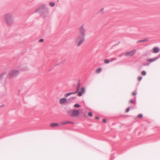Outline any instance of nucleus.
Wrapping results in <instances>:
<instances>
[{
  "label": "nucleus",
  "instance_id": "nucleus-1",
  "mask_svg": "<svg viewBox=\"0 0 160 160\" xmlns=\"http://www.w3.org/2000/svg\"><path fill=\"white\" fill-rule=\"evenodd\" d=\"M4 20L6 24L8 26L12 25L14 23L13 15L12 13H8L4 14Z\"/></svg>",
  "mask_w": 160,
  "mask_h": 160
},
{
  "label": "nucleus",
  "instance_id": "nucleus-2",
  "mask_svg": "<svg viewBox=\"0 0 160 160\" xmlns=\"http://www.w3.org/2000/svg\"><path fill=\"white\" fill-rule=\"evenodd\" d=\"M85 38L81 36H78L74 40V43L77 47H79L84 42Z\"/></svg>",
  "mask_w": 160,
  "mask_h": 160
},
{
  "label": "nucleus",
  "instance_id": "nucleus-3",
  "mask_svg": "<svg viewBox=\"0 0 160 160\" xmlns=\"http://www.w3.org/2000/svg\"><path fill=\"white\" fill-rule=\"evenodd\" d=\"M79 35L78 36L85 38L86 36V30L84 25L81 26L78 28Z\"/></svg>",
  "mask_w": 160,
  "mask_h": 160
},
{
  "label": "nucleus",
  "instance_id": "nucleus-4",
  "mask_svg": "<svg viewBox=\"0 0 160 160\" xmlns=\"http://www.w3.org/2000/svg\"><path fill=\"white\" fill-rule=\"evenodd\" d=\"M80 114V111L79 109H72L71 111L70 115L71 117H78Z\"/></svg>",
  "mask_w": 160,
  "mask_h": 160
},
{
  "label": "nucleus",
  "instance_id": "nucleus-5",
  "mask_svg": "<svg viewBox=\"0 0 160 160\" xmlns=\"http://www.w3.org/2000/svg\"><path fill=\"white\" fill-rule=\"evenodd\" d=\"M19 72L20 71L18 70H13L10 72L9 74V77L12 78L13 76H16L19 74Z\"/></svg>",
  "mask_w": 160,
  "mask_h": 160
},
{
  "label": "nucleus",
  "instance_id": "nucleus-6",
  "mask_svg": "<svg viewBox=\"0 0 160 160\" xmlns=\"http://www.w3.org/2000/svg\"><path fill=\"white\" fill-rule=\"evenodd\" d=\"M136 50H133L132 51H129L125 52L124 54L127 57H131L135 54L136 53Z\"/></svg>",
  "mask_w": 160,
  "mask_h": 160
},
{
  "label": "nucleus",
  "instance_id": "nucleus-7",
  "mask_svg": "<svg viewBox=\"0 0 160 160\" xmlns=\"http://www.w3.org/2000/svg\"><path fill=\"white\" fill-rule=\"evenodd\" d=\"M85 92V88L84 87L82 88L81 91L78 92V95L79 96H81L82 94L84 93Z\"/></svg>",
  "mask_w": 160,
  "mask_h": 160
},
{
  "label": "nucleus",
  "instance_id": "nucleus-8",
  "mask_svg": "<svg viewBox=\"0 0 160 160\" xmlns=\"http://www.w3.org/2000/svg\"><path fill=\"white\" fill-rule=\"evenodd\" d=\"M67 99L66 98H62L59 100V102L61 104L65 103L67 102Z\"/></svg>",
  "mask_w": 160,
  "mask_h": 160
},
{
  "label": "nucleus",
  "instance_id": "nucleus-9",
  "mask_svg": "<svg viewBox=\"0 0 160 160\" xmlns=\"http://www.w3.org/2000/svg\"><path fill=\"white\" fill-rule=\"evenodd\" d=\"M59 125V123H51L50 124V126L52 128H54L58 126Z\"/></svg>",
  "mask_w": 160,
  "mask_h": 160
},
{
  "label": "nucleus",
  "instance_id": "nucleus-10",
  "mask_svg": "<svg viewBox=\"0 0 160 160\" xmlns=\"http://www.w3.org/2000/svg\"><path fill=\"white\" fill-rule=\"evenodd\" d=\"M159 49L158 47H154L153 48V52L154 53H157L159 52Z\"/></svg>",
  "mask_w": 160,
  "mask_h": 160
},
{
  "label": "nucleus",
  "instance_id": "nucleus-11",
  "mask_svg": "<svg viewBox=\"0 0 160 160\" xmlns=\"http://www.w3.org/2000/svg\"><path fill=\"white\" fill-rule=\"evenodd\" d=\"M102 70L101 68H97L95 71V72L97 73H100Z\"/></svg>",
  "mask_w": 160,
  "mask_h": 160
},
{
  "label": "nucleus",
  "instance_id": "nucleus-12",
  "mask_svg": "<svg viewBox=\"0 0 160 160\" xmlns=\"http://www.w3.org/2000/svg\"><path fill=\"white\" fill-rule=\"evenodd\" d=\"M158 58H151L148 59V61L150 62H153L154 61L156 60H157Z\"/></svg>",
  "mask_w": 160,
  "mask_h": 160
},
{
  "label": "nucleus",
  "instance_id": "nucleus-13",
  "mask_svg": "<svg viewBox=\"0 0 160 160\" xmlns=\"http://www.w3.org/2000/svg\"><path fill=\"white\" fill-rule=\"evenodd\" d=\"M75 93H76V92H74L68 93H66V94H65L64 95V96L66 97H67L72 94H75Z\"/></svg>",
  "mask_w": 160,
  "mask_h": 160
},
{
  "label": "nucleus",
  "instance_id": "nucleus-14",
  "mask_svg": "<svg viewBox=\"0 0 160 160\" xmlns=\"http://www.w3.org/2000/svg\"><path fill=\"white\" fill-rule=\"evenodd\" d=\"M110 62L109 59H105L104 60V62L105 64H108Z\"/></svg>",
  "mask_w": 160,
  "mask_h": 160
},
{
  "label": "nucleus",
  "instance_id": "nucleus-15",
  "mask_svg": "<svg viewBox=\"0 0 160 160\" xmlns=\"http://www.w3.org/2000/svg\"><path fill=\"white\" fill-rule=\"evenodd\" d=\"M49 5L51 7H53L54 6L55 3L52 2H50L49 3Z\"/></svg>",
  "mask_w": 160,
  "mask_h": 160
},
{
  "label": "nucleus",
  "instance_id": "nucleus-16",
  "mask_svg": "<svg viewBox=\"0 0 160 160\" xmlns=\"http://www.w3.org/2000/svg\"><path fill=\"white\" fill-rule=\"evenodd\" d=\"M135 100H134L133 99H131L129 101V103H135Z\"/></svg>",
  "mask_w": 160,
  "mask_h": 160
},
{
  "label": "nucleus",
  "instance_id": "nucleus-17",
  "mask_svg": "<svg viewBox=\"0 0 160 160\" xmlns=\"http://www.w3.org/2000/svg\"><path fill=\"white\" fill-rule=\"evenodd\" d=\"M80 106V105L78 104H75L74 105V107L76 108H78Z\"/></svg>",
  "mask_w": 160,
  "mask_h": 160
},
{
  "label": "nucleus",
  "instance_id": "nucleus-18",
  "mask_svg": "<svg viewBox=\"0 0 160 160\" xmlns=\"http://www.w3.org/2000/svg\"><path fill=\"white\" fill-rule=\"evenodd\" d=\"M148 41V39H144L143 40L139 41H138V42H144L147 41Z\"/></svg>",
  "mask_w": 160,
  "mask_h": 160
},
{
  "label": "nucleus",
  "instance_id": "nucleus-19",
  "mask_svg": "<svg viewBox=\"0 0 160 160\" xmlns=\"http://www.w3.org/2000/svg\"><path fill=\"white\" fill-rule=\"evenodd\" d=\"M141 74L142 75L145 76L146 75V72L145 71H142L141 72Z\"/></svg>",
  "mask_w": 160,
  "mask_h": 160
},
{
  "label": "nucleus",
  "instance_id": "nucleus-20",
  "mask_svg": "<svg viewBox=\"0 0 160 160\" xmlns=\"http://www.w3.org/2000/svg\"><path fill=\"white\" fill-rule=\"evenodd\" d=\"M88 115L90 117H92V113L91 112H89L88 113Z\"/></svg>",
  "mask_w": 160,
  "mask_h": 160
},
{
  "label": "nucleus",
  "instance_id": "nucleus-21",
  "mask_svg": "<svg viewBox=\"0 0 160 160\" xmlns=\"http://www.w3.org/2000/svg\"><path fill=\"white\" fill-rule=\"evenodd\" d=\"M68 123V122H61V124L62 125H65V124H66V123Z\"/></svg>",
  "mask_w": 160,
  "mask_h": 160
},
{
  "label": "nucleus",
  "instance_id": "nucleus-22",
  "mask_svg": "<svg viewBox=\"0 0 160 160\" xmlns=\"http://www.w3.org/2000/svg\"><path fill=\"white\" fill-rule=\"evenodd\" d=\"M138 117L139 118H141L142 117V114H140L138 115Z\"/></svg>",
  "mask_w": 160,
  "mask_h": 160
},
{
  "label": "nucleus",
  "instance_id": "nucleus-23",
  "mask_svg": "<svg viewBox=\"0 0 160 160\" xmlns=\"http://www.w3.org/2000/svg\"><path fill=\"white\" fill-rule=\"evenodd\" d=\"M130 110V108H128L126 110V112H128Z\"/></svg>",
  "mask_w": 160,
  "mask_h": 160
},
{
  "label": "nucleus",
  "instance_id": "nucleus-24",
  "mask_svg": "<svg viewBox=\"0 0 160 160\" xmlns=\"http://www.w3.org/2000/svg\"><path fill=\"white\" fill-rule=\"evenodd\" d=\"M79 86H78L77 87V90L76 91V92H76V93H77V92L79 90Z\"/></svg>",
  "mask_w": 160,
  "mask_h": 160
},
{
  "label": "nucleus",
  "instance_id": "nucleus-25",
  "mask_svg": "<svg viewBox=\"0 0 160 160\" xmlns=\"http://www.w3.org/2000/svg\"><path fill=\"white\" fill-rule=\"evenodd\" d=\"M142 77H139L138 78V80L139 81H141L142 80Z\"/></svg>",
  "mask_w": 160,
  "mask_h": 160
},
{
  "label": "nucleus",
  "instance_id": "nucleus-26",
  "mask_svg": "<svg viewBox=\"0 0 160 160\" xmlns=\"http://www.w3.org/2000/svg\"><path fill=\"white\" fill-rule=\"evenodd\" d=\"M43 41V39H40L39 40V42H42Z\"/></svg>",
  "mask_w": 160,
  "mask_h": 160
},
{
  "label": "nucleus",
  "instance_id": "nucleus-27",
  "mask_svg": "<svg viewBox=\"0 0 160 160\" xmlns=\"http://www.w3.org/2000/svg\"><path fill=\"white\" fill-rule=\"evenodd\" d=\"M136 95V92H133L132 93V95Z\"/></svg>",
  "mask_w": 160,
  "mask_h": 160
},
{
  "label": "nucleus",
  "instance_id": "nucleus-28",
  "mask_svg": "<svg viewBox=\"0 0 160 160\" xmlns=\"http://www.w3.org/2000/svg\"><path fill=\"white\" fill-rule=\"evenodd\" d=\"M102 121L103 122H106V120L105 119H103Z\"/></svg>",
  "mask_w": 160,
  "mask_h": 160
},
{
  "label": "nucleus",
  "instance_id": "nucleus-29",
  "mask_svg": "<svg viewBox=\"0 0 160 160\" xmlns=\"http://www.w3.org/2000/svg\"><path fill=\"white\" fill-rule=\"evenodd\" d=\"M95 118L96 119H99V117H96Z\"/></svg>",
  "mask_w": 160,
  "mask_h": 160
},
{
  "label": "nucleus",
  "instance_id": "nucleus-30",
  "mask_svg": "<svg viewBox=\"0 0 160 160\" xmlns=\"http://www.w3.org/2000/svg\"><path fill=\"white\" fill-rule=\"evenodd\" d=\"M102 10H104V9H102Z\"/></svg>",
  "mask_w": 160,
  "mask_h": 160
}]
</instances>
